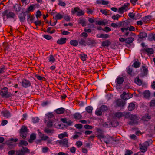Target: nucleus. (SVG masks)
<instances>
[{
    "mask_svg": "<svg viewBox=\"0 0 155 155\" xmlns=\"http://www.w3.org/2000/svg\"><path fill=\"white\" fill-rule=\"evenodd\" d=\"M0 94L3 97L9 98L13 96L12 94L8 91V88L6 87H4L0 91Z\"/></svg>",
    "mask_w": 155,
    "mask_h": 155,
    "instance_id": "obj_1",
    "label": "nucleus"
},
{
    "mask_svg": "<svg viewBox=\"0 0 155 155\" xmlns=\"http://www.w3.org/2000/svg\"><path fill=\"white\" fill-rule=\"evenodd\" d=\"M2 16L3 19H4L5 16L7 19L9 18H14L15 16V14L12 12H9L8 10H6L4 11L2 13Z\"/></svg>",
    "mask_w": 155,
    "mask_h": 155,
    "instance_id": "obj_2",
    "label": "nucleus"
},
{
    "mask_svg": "<svg viewBox=\"0 0 155 155\" xmlns=\"http://www.w3.org/2000/svg\"><path fill=\"white\" fill-rule=\"evenodd\" d=\"M130 119V121L128 122L129 125H133L138 124V120L139 119V118L136 115L132 114Z\"/></svg>",
    "mask_w": 155,
    "mask_h": 155,
    "instance_id": "obj_3",
    "label": "nucleus"
},
{
    "mask_svg": "<svg viewBox=\"0 0 155 155\" xmlns=\"http://www.w3.org/2000/svg\"><path fill=\"white\" fill-rule=\"evenodd\" d=\"M16 155H24L25 153H29L30 152L29 150L26 147H22L21 150L15 151Z\"/></svg>",
    "mask_w": 155,
    "mask_h": 155,
    "instance_id": "obj_4",
    "label": "nucleus"
},
{
    "mask_svg": "<svg viewBox=\"0 0 155 155\" xmlns=\"http://www.w3.org/2000/svg\"><path fill=\"white\" fill-rule=\"evenodd\" d=\"M71 12L73 14H74L76 13V15L78 16L83 15L84 14V12L78 7L74 8V9Z\"/></svg>",
    "mask_w": 155,
    "mask_h": 155,
    "instance_id": "obj_5",
    "label": "nucleus"
},
{
    "mask_svg": "<svg viewBox=\"0 0 155 155\" xmlns=\"http://www.w3.org/2000/svg\"><path fill=\"white\" fill-rule=\"evenodd\" d=\"M140 150V151L143 153L145 152L147 150V147L149 146V142L146 141L144 143L143 145H142L141 143L139 144Z\"/></svg>",
    "mask_w": 155,
    "mask_h": 155,
    "instance_id": "obj_6",
    "label": "nucleus"
},
{
    "mask_svg": "<svg viewBox=\"0 0 155 155\" xmlns=\"http://www.w3.org/2000/svg\"><path fill=\"white\" fill-rule=\"evenodd\" d=\"M58 142L61 147H69L68 145V140L67 138H64L62 140H59Z\"/></svg>",
    "mask_w": 155,
    "mask_h": 155,
    "instance_id": "obj_7",
    "label": "nucleus"
},
{
    "mask_svg": "<svg viewBox=\"0 0 155 155\" xmlns=\"http://www.w3.org/2000/svg\"><path fill=\"white\" fill-rule=\"evenodd\" d=\"M120 96L122 99L124 100H127L131 98L133 96V95L132 94L126 93V92H124L123 94L121 95Z\"/></svg>",
    "mask_w": 155,
    "mask_h": 155,
    "instance_id": "obj_8",
    "label": "nucleus"
},
{
    "mask_svg": "<svg viewBox=\"0 0 155 155\" xmlns=\"http://www.w3.org/2000/svg\"><path fill=\"white\" fill-rule=\"evenodd\" d=\"M22 86L25 88H27L31 86V84L30 81L25 79H23L22 82Z\"/></svg>",
    "mask_w": 155,
    "mask_h": 155,
    "instance_id": "obj_9",
    "label": "nucleus"
},
{
    "mask_svg": "<svg viewBox=\"0 0 155 155\" xmlns=\"http://www.w3.org/2000/svg\"><path fill=\"white\" fill-rule=\"evenodd\" d=\"M28 13V12H25L20 14L18 17L21 22H24L25 21L26 14Z\"/></svg>",
    "mask_w": 155,
    "mask_h": 155,
    "instance_id": "obj_10",
    "label": "nucleus"
},
{
    "mask_svg": "<svg viewBox=\"0 0 155 155\" xmlns=\"http://www.w3.org/2000/svg\"><path fill=\"white\" fill-rule=\"evenodd\" d=\"M117 105L119 107H124L125 104V102L121 99H119L116 101Z\"/></svg>",
    "mask_w": 155,
    "mask_h": 155,
    "instance_id": "obj_11",
    "label": "nucleus"
},
{
    "mask_svg": "<svg viewBox=\"0 0 155 155\" xmlns=\"http://www.w3.org/2000/svg\"><path fill=\"white\" fill-rule=\"evenodd\" d=\"M85 38H81L78 39L79 44L81 45L85 46L86 45V41Z\"/></svg>",
    "mask_w": 155,
    "mask_h": 155,
    "instance_id": "obj_12",
    "label": "nucleus"
},
{
    "mask_svg": "<svg viewBox=\"0 0 155 155\" xmlns=\"http://www.w3.org/2000/svg\"><path fill=\"white\" fill-rule=\"evenodd\" d=\"M5 143L8 146V147L11 149L14 147L15 146V145L12 142L9 140H6Z\"/></svg>",
    "mask_w": 155,
    "mask_h": 155,
    "instance_id": "obj_13",
    "label": "nucleus"
},
{
    "mask_svg": "<svg viewBox=\"0 0 155 155\" xmlns=\"http://www.w3.org/2000/svg\"><path fill=\"white\" fill-rule=\"evenodd\" d=\"M142 94L143 95L144 97L146 99L149 98L150 95V93L148 90L145 91Z\"/></svg>",
    "mask_w": 155,
    "mask_h": 155,
    "instance_id": "obj_14",
    "label": "nucleus"
},
{
    "mask_svg": "<svg viewBox=\"0 0 155 155\" xmlns=\"http://www.w3.org/2000/svg\"><path fill=\"white\" fill-rule=\"evenodd\" d=\"M144 50L147 53L148 55L153 54L154 52L152 48H145Z\"/></svg>",
    "mask_w": 155,
    "mask_h": 155,
    "instance_id": "obj_15",
    "label": "nucleus"
},
{
    "mask_svg": "<svg viewBox=\"0 0 155 155\" xmlns=\"http://www.w3.org/2000/svg\"><path fill=\"white\" fill-rule=\"evenodd\" d=\"M66 38H61L57 41V44L60 45L65 44L66 42Z\"/></svg>",
    "mask_w": 155,
    "mask_h": 155,
    "instance_id": "obj_16",
    "label": "nucleus"
},
{
    "mask_svg": "<svg viewBox=\"0 0 155 155\" xmlns=\"http://www.w3.org/2000/svg\"><path fill=\"white\" fill-rule=\"evenodd\" d=\"M124 81V80L123 77L118 76L117 77L116 79V82H117L116 84H121L123 83Z\"/></svg>",
    "mask_w": 155,
    "mask_h": 155,
    "instance_id": "obj_17",
    "label": "nucleus"
},
{
    "mask_svg": "<svg viewBox=\"0 0 155 155\" xmlns=\"http://www.w3.org/2000/svg\"><path fill=\"white\" fill-rule=\"evenodd\" d=\"M3 116L6 118H8L11 116V114L10 112L7 110L2 112Z\"/></svg>",
    "mask_w": 155,
    "mask_h": 155,
    "instance_id": "obj_18",
    "label": "nucleus"
},
{
    "mask_svg": "<svg viewBox=\"0 0 155 155\" xmlns=\"http://www.w3.org/2000/svg\"><path fill=\"white\" fill-rule=\"evenodd\" d=\"M65 109L63 108H60L56 109L55 111L58 114H63L65 111Z\"/></svg>",
    "mask_w": 155,
    "mask_h": 155,
    "instance_id": "obj_19",
    "label": "nucleus"
},
{
    "mask_svg": "<svg viewBox=\"0 0 155 155\" xmlns=\"http://www.w3.org/2000/svg\"><path fill=\"white\" fill-rule=\"evenodd\" d=\"M135 105L134 103H130L128 107V110L130 111H132L135 109Z\"/></svg>",
    "mask_w": 155,
    "mask_h": 155,
    "instance_id": "obj_20",
    "label": "nucleus"
},
{
    "mask_svg": "<svg viewBox=\"0 0 155 155\" xmlns=\"http://www.w3.org/2000/svg\"><path fill=\"white\" fill-rule=\"evenodd\" d=\"M30 138L28 140V142L29 143H32L33 142V140H35L36 138V135L35 134L33 133L31 134L30 136Z\"/></svg>",
    "mask_w": 155,
    "mask_h": 155,
    "instance_id": "obj_21",
    "label": "nucleus"
},
{
    "mask_svg": "<svg viewBox=\"0 0 155 155\" xmlns=\"http://www.w3.org/2000/svg\"><path fill=\"white\" fill-rule=\"evenodd\" d=\"M97 36L99 38H107L109 37V35L107 34H101L97 35Z\"/></svg>",
    "mask_w": 155,
    "mask_h": 155,
    "instance_id": "obj_22",
    "label": "nucleus"
},
{
    "mask_svg": "<svg viewBox=\"0 0 155 155\" xmlns=\"http://www.w3.org/2000/svg\"><path fill=\"white\" fill-rule=\"evenodd\" d=\"M110 44V42L108 40H107L103 41L102 42V45L104 47H108Z\"/></svg>",
    "mask_w": 155,
    "mask_h": 155,
    "instance_id": "obj_23",
    "label": "nucleus"
},
{
    "mask_svg": "<svg viewBox=\"0 0 155 155\" xmlns=\"http://www.w3.org/2000/svg\"><path fill=\"white\" fill-rule=\"evenodd\" d=\"M132 115V114H130L129 112H123V116L124 117L126 118H129L130 119Z\"/></svg>",
    "mask_w": 155,
    "mask_h": 155,
    "instance_id": "obj_24",
    "label": "nucleus"
},
{
    "mask_svg": "<svg viewBox=\"0 0 155 155\" xmlns=\"http://www.w3.org/2000/svg\"><path fill=\"white\" fill-rule=\"evenodd\" d=\"M86 41V45H89L91 44H93L95 42V41L94 40L92 39L91 38H88L87 39Z\"/></svg>",
    "mask_w": 155,
    "mask_h": 155,
    "instance_id": "obj_25",
    "label": "nucleus"
},
{
    "mask_svg": "<svg viewBox=\"0 0 155 155\" xmlns=\"http://www.w3.org/2000/svg\"><path fill=\"white\" fill-rule=\"evenodd\" d=\"M141 71L143 75L145 76L148 73V70L146 68L145 66H142V67Z\"/></svg>",
    "mask_w": 155,
    "mask_h": 155,
    "instance_id": "obj_26",
    "label": "nucleus"
},
{
    "mask_svg": "<svg viewBox=\"0 0 155 155\" xmlns=\"http://www.w3.org/2000/svg\"><path fill=\"white\" fill-rule=\"evenodd\" d=\"M147 34L144 32H141L139 35V38L141 39H142L147 37Z\"/></svg>",
    "mask_w": 155,
    "mask_h": 155,
    "instance_id": "obj_27",
    "label": "nucleus"
},
{
    "mask_svg": "<svg viewBox=\"0 0 155 155\" xmlns=\"http://www.w3.org/2000/svg\"><path fill=\"white\" fill-rule=\"evenodd\" d=\"M134 40V38L132 37H130L126 39L125 43L130 44L132 43Z\"/></svg>",
    "mask_w": 155,
    "mask_h": 155,
    "instance_id": "obj_28",
    "label": "nucleus"
},
{
    "mask_svg": "<svg viewBox=\"0 0 155 155\" xmlns=\"http://www.w3.org/2000/svg\"><path fill=\"white\" fill-rule=\"evenodd\" d=\"M70 43L73 46H76L78 45V41L76 40H72L70 41Z\"/></svg>",
    "mask_w": 155,
    "mask_h": 155,
    "instance_id": "obj_29",
    "label": "nucleus"
},
{
    "mask_svg": "<svg viewBox=\"0 0 155 155\" xmlns=\"http://www.w3.org/2000/svg\"><path fill=\"white\" fill-rule=\"evenodd\" d=\"M3 45L4 51H8L9 47L8 46V44L7 43H4Z\"/></svg>",
    "mask_w": 155,
    "mask_h": 155,
    "instance_id": "obj_30",
    "label": "nucleus"
},
{
    "mask_svg": "<svg viewBox=\"0 0 155 155\" xmlns=\"http://www.w3.org/2000/svg\"><path fill=\"white\" fill-rule=\"evenodd\" d=\"M151 18V16L150 15H148L143 17L142 18L143 20V22H146L147 21L150 20Z\"/></svg>",
    "mask_w": 155,
    "mask_h": 155,
    "instance_id": "obj_31",
    "label": "nucleus"
},
{
    "mask_svg": "<svg viewBox=\"0 0 155 155\" xmlns=\"http://www.w3.org/2000/svg\"><path fill=\"white\" fill-rule=\"evenodd\" d=\"M115 116L118 118H120L123 116V112H117L115 113Z\"/></svg>",
    "mask_w": 155,
    "mask_h": 155,
    "instance_id": "obj_32",
    "label": "nucleus"
},
{
    "mask_svg": "<svg viewBox=\"0 0 155 155\" xmlns=\"http://www.w3.org/2000/svg\"><path fill=\"white\" fill-rule=\"evenodd\" d=\"M28 129L27 127L24 126H23L20 129V133H27Z\"/></svg>",
    "mask_w": 155,
    "mask_h": 155,
    "instance_id": "obj_33",
    "label": "nucleus"
},
{
    "mask_svg": "<svg viewBox=\"0 0 155 155\" xmlns=\"http://www.w3.org/2000/svg\"><path fill=\"white\" fill-rule=\"evenodd\" d=\"M28 143L27 141L25 140H21L20 141L19 143V146H22L23 145L26 146L28 145Z\"/></svg>",
    "mask_w": 155,
    "mask_h": 155,
    "instance_id": "obj_34",
    "label": "nucleus"
},
{
    "mask_svg": "<svg viewBox=\"0 0 155 155\" xmlns=\"http://www.w3.org/2000/svg\"><path fill=\"white\" fill-rule=\"evenodd\" d=\"M44 132L47 134L52 133L54 132V130L46 128L44 129Z\"/></svg>",
    "mask_w": 155,
    "mask_h": 155,
    "instance_id": "obj_35",
    "label": "nucleus"
},
{
    "mask_svg": "<svg viewBox=\"0 0 155 155\" xmlns=\"http://www.w3.org/2000/svg\"><path fill=\"white\" fill-rule=\"evenodd\" d=\"M74 118L77 120L80 119L82 117L81 115L78 113H75L74 115Z\"/></svg>",
    "mask_w": 155,
    "mask_h": 155,
    "instance_id": "obj_36",
    "label": "nucleus"
},
{
    "mask_svg": "<svg viewBox=\"0 0 155 155\" xmlns=\"http://www.w3.org/2000/svg\"><path fill=\"white\" fill-rule=\"evenodd\" d=\"M135 82L139 85H141L142 84V81L138 77H137L135 79Z\"/></svg>",
    "mask_w": 155,
    "mask_h": 155,
    "instance_id": "obj_37",
    "label": "nucleus"
},
{
    "mask_svg": "<svg viewBox=\"0 0 155 155\" xmlns=\"http://www.w3.org/2000/svg\"><path fill=\"white\" fill-rule=\"evenodd\" d=\"M79 23L81 24L83 26L86 25V22L83 18H80L79 20Z\"/></svg>",
    "mask_w": 155,
    "mask_h": 155,
    "instance_id": "obj_38",
    "label": "nucleus"
},
{
    "mask_svg": "<svg viewBox=\"0 0 155 155\" xmlns=\"http://www.w3.org/2000/svg\"><path fill=\"white\" fill-rule=\"evenodd\" d=\"M151 118L150 116H148V114H145V116L142 117V119L145 121H148Z\"/></svg>",
    "mask_w": 155,
    "mask_h": 155,
    "instance_id": "obj_39",
    "label": "nucleus"
},
{
    "mask_svg": "<svg viewBox=\"0 0 155 155\" xmlns=\"http://www.w3.org/2000/svg\"><path fill=\"white\" fill-rule=\"evenodd\" d=\"M68 135L66 132H64L58 135V137L60 139H62L64 137H68Z\"/></svg>",
    "mask_w": 155,
    "mask_h": 155,
    "instance_id": "obj_40",
    "label": "nucleus"
},
{
    "mask_svg": "<svg viewBox=\"0 0 155 155\" xmlns=\"http://www.w3.org/2000/svg\"><path fill=\"white\" fill-rule=\"evenodd\" d=\"M93 108L91 106H89L86 107V111L88 113H90L92 112Z\"/></svg>",
    "mask_w": 155,
    "mask_h": 155,
    "instance_id": "obj_41",
    "label": "nucleus"
},
{
    "mask_svg": "<svg viewBox=\"0 0 155 155\" xmlns=\"http://www.w3.org/2000/svg\"><path fill=\"white\" fill-rule=\"evenodd\" d=\"M108 109L107 107L105 105H103L100 108V110L102 112L106 111Z\"/></svg>",
    "mask_w": 155,
    "mask_h": 155,
    "instance_id": "obj_42",
    "label": "nucleus"
},
{
    "mask_svg": "<svg viewBox=\"0 0 155 155\" xmlns=\"http://www.w3.org/2000/svg\"><path fill=\"white\" fill-rule=\"evenodd\" d=\"M63 17V16L62 15L59 13H57L56 15L55 16V18L56 20H59L61 19Z\"/></svg>",
    "mask_w": 155,
    "mask_h": 155,
    "instance_id": "obj_43",
    "label": "nucleus"
},
{
    "mask_svg": "<svg viewBox=\"0 0 155 155\" xmlns=\"http://www.w3.org/2000/svg\"><path fill=\"white\" fill-rule=\"evenodd\" d=\"M28 20H29L31 22H33L35 18L33 16L31 15L30 14H28Z\"/></svg>",
    "mask_w": 155,
    "mask_h": 155,
    "instance_id": "obj_44",
    "label": "nucleus"
},
{
    "mask_svg": "<svg viewBox=\"0 0 155 155\" xmlns=\"http://www.w3.org/2000/svg\"><path fill=\"white\" fill-rule=\"evenodd\" d=\"M148 39L150 41H152L153 40L155 41V34L154 35L152 34L150 35L148 38Z\"/></svg>",
    "mask_w": 155,
    "mask_h": 155,
    "instance_id": "obj_45",
    "label": "nucleus"
},
{
    "mask_svg": "<svg viewBox=\"0 0 155 155\" xmlns=\"http://www.w3.org/2000/svg\"><path fill=\"white\" fill-rule=\"evenodd\" d=\"M140 63L137 61H135L133 64L132 66L136 68L139 67L140 66Z\"/></svg>",
    "mask_w": 155,
    "mask_h": 155,
    "instance_id": "obj_46",
    "label": "nucleus"
},
{
    "mask_svg": "<svg viewBox=\"0 0 155 155\" xmlns=\"http://www.w3.org/2000/svg\"><path fill=\"white\" fill-rule=\"evenodd\" d=\"M49 62H54L55 61V59L54 56L51 55L49 56Z\"/></svg>",
    "mask_w": 155,
    "mask_h": 155,
    "instance_id": "obj_47",
    "label": "nucleus"
},
{
    "mask_svg": "<svg viewBox=\"0 0 155 155\" xmlns=\"http://www.w3.org/2000/svg\"><path fill=\"white\" fill-rule=\"evenodd\" d=\"M120 17L121 16L117 14L116 15L112 16V18L114 20H118V18Z\"/></svg>",
    "mask_w": 155,
    "mask_h": 155,
    "instance_id": "obj_48",
    "label": "nucleus"
},
{
    "mask_svg": "<svg viewBox=\"0 0 155 155\" xmlns=\"http://www.w3.org/2000/svg\"><path fill=\"white\" fill-rule=\"evenodd\" d=\"M58 5H59L63 7L66 5V3L61 0H58Z\"/></svg>",
    "mask_w": 155,
    "mask_h": 155,
    "instance_id": "obj_49",
    "label": "nucleus"
},
{
    "mask_svg": "<svg viewBox=\"0 0 155 155\" xmlns=\"http://www.w3.org/2000/svg\"><path fill=\"white\" fill-rule=\"evenodd\" d=\"M27 133H20V136L22 137L23 139L26 137Z\"/></svg>",
    "mask_w": 155,
    "mask_h": 155,
    "instance_id": "obj_50",
    "label": "nucleus"
},
{
    "mask_svg": "<svg viewBox=\"0 0 155 155\" xmlns=\"http://www.w3.org/2000/svg\"><path fill=\"white\" fill-rule=\"evenodd\" d=\"M46 116L48 118H51L54 116V115L52 113H49L46 114Z\"/></svg>",
    "mask_w": 155,
    "mask_h": 155,
    "instance_id": "obj_51",
    "label": "nucleus"
},
{
    "mask_svg": "<svg viewBox=\"0 0 155 155\" xmlns=\"http://www.w3.org/2000/svg\"><path fill=\"white\" fill-rule=\"evenodd\" d=\"M35 77H36L39 80H45V78L43 77H41V76H38V75H35Z\"/></svg>",
    "mask_w": 155,
    "mask_h": 155,
    "instance_id": "obj_52",
    "label": "nucleus"
},
{
    "mask_svg": "<svg viewBox=\"0 0 155 155\" xmlns=\"http://www.w3.org/2000/svg\"><path fill=\"white\" fill-rule=\"evenodd\" d=\"M96 24H97L99 25H105V23L103 21H97Z\"/></svg>",
    "mask_w": 155,
    "mask_h": 155,
    "instance_id": "obj_53",
    "label": "nucleus"
},
{
    "mask_svg": "<svg viewBox=\"0 0 155 155\" xmlns=\"http://www.w3.org/2000/svg\"><path fill=\"white\" fill-rule=\"evenodd\" d=\"M103 30L107 32L111 31V29L110 28L106 26L104 27V29H103Z\"/></svg>",
    "mask_w": 155,
    "mask_h": 155,
    "instance_id": "obj_54",
    "label": "nucleus"
},
{
    "mask_svg": "<svg viewBox=\"0 0 155 155\" xmlns=\"http://www.w3.org/2000/svg\"><path fill=\"white\" fill-rule=\"evenodd\" d=\"M43 37L45 39L49 40L52 38V37L51 36L48 35H43Z\"/></svg>",
    "mask_w": 155,
    "mask_h": 155,
    "instance_id": "obj_55",
    "label": "nucleus"
},
{
    "mask_svg": "<svg viewBox=\"0 0 155 155\" xmlns=\"http://www.w3.org/2000/svg\"><path fill=\"white\" fill-rule=\"evenodd\" d=\"M133 153V152L131 150H126V153L125 155H131Z\"/></svg>",
    "mask_w": 155,
    "mask_h": 155,
    "instance_id": "obj_56",
    "label": "nucleus"
},
{
    "mask_svg": "<svg viewBox=\"0 0 155 155\" xmlns=\"http://www.w3.org/2000/svg\"><path fill=\"white\" fill-rule=\"evenodd\" d=\"M84 127L85 128L87 129H91L93 128L92 126L88 124L85 125L84 126Z\"/></svg>",
    "mask_w": 155,
    "mask_h": 155,
    "instance_id": "obj_57",
    "label": "nucleus"
},
{
    "mask_svg": "<svg viewBox=\"0 0 155 155\" xmlns=\"http://www.w3.org/2000/svg\"><path fill=\"white\" fill-rule=\"evenodd\" d=\"M130 5V4L128 3H125L123 6L122 7L123 8H124V10H127L126 8H127V7L128 6Z\"/></svg>",
    "mask_w": 155,
    "mask_h": 155,
    "instance_id": "obj_58",
    "label": "nucleus"
},
{
    "mask_svg": "<svg viewBox=\"0 0 155 155\" xmlns=\"http://www.w3.org/2000/svg\"><path fill=\"white\" fill-rule=\"evenodd\" d=\"M47 127L48 128L51 127L53 125L52 122L51 121H49L47 123Z\"/></svg>",
    "mask_w": 155,
    "mask_h": 155,
    "instance_id": "obj_59",
    "label": "nucleus"
},
{
    "mask_svg": "<svg viewBox=\"0 0 155 155\" xmlns=\"http://www.w3.org/2000/svg\"><path fill=\"white\" fill-rule=\"evenodd\" d=\"M41 16V12L39 10H38L37 12V14L36 15V16L37 19L38 17H40Z\"/></svg>",
    "mask_w": 155,
    "mask_h": 155,
    "instance_id": "obj_60",
    "label": "nucleus"
},
{
    "mask_svg": "<svg viewBox=\"0 0 155 155\" xmlns=\"http://www.w3.org/2000/svg\"><path fill=\"white\" fill-rule=\"evenodd\" d=\"M49 150V148L47 147H44L42 149V151L44 153L47 152Z\"/></svg>",
    "mask_w": 155,
    "mask_h": 155,
    "instance_id": "obj_61",
    "label": "nucleus"
},
{
    "mask_svg": "<svg viewBox=\"0 0 155 155\" xmlns=\"http://www.w3.org/2000/svg\"><path fill=\"white\" fill-rule=\"evenodd\" d=\"M75 126L76 128L80 129L82 128L83 125L81 124H77L75 125Z\"/></svg>",
    "mask_w": 155,
    "mask_h": 155,
    "instance_id": "obj_62",
    "label": "nucleus"
},
{
    "mask_svg": "<svg viewBox=\"0 0 155 155\" xmlns=\"http://www.w3.org/2000/svg\"><path fill=\"white\" fill-rule=\"evenodd\" d=\"M76 145L78 147H80L82 145V142L80 141H78L76 143Z\"/></svg>",
    "mask_w": 155,
    "mask_h": 155,
    "instance_id": "obj_63",
    "label": "nucleus"
},
{
    "mask_svg": "<svg viewBox=\"0 0 155 155\" xmlns=\"http://www.w3.org/2000/svg\"><path fill=\"white\" fill-rule=\"evenodd\" d=\"M150 106L151 107L155 106V100H152L150 103Z\"/></svg>",
    "mask_w": 155,
    "mask_h": 155,
    "instance_id": "obj_64",
    "label": "nucleus"
}]
</instances>
